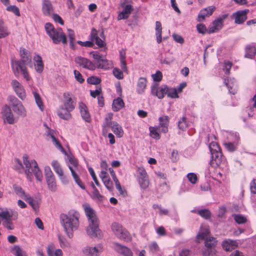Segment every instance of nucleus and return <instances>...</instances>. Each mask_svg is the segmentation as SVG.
Returning <instances> with one entry per match:
<instances>
[{"label": "nucleus", "instance_id": "f257e3e1", "mask_svg": "<svg viewBox=\"0 0 256 256\" xmlns=\"http://www.w3.org/2000/svg\"><path fill=\"white\" fill-rule=\"evenodd\" d=\"M79 212L71 210L67 214H62L60 216V222L65 232L70 238L73 236V232L76 230L80 225Z\"/></svg>", "mask_w": 256, "mask_h": 256}, {"label": "nucleus", "instance_id": "f03ea898", "mask_svg": "<svg viewBox=\"0 0 256 256\" xmlns=\"http://www.w3.org/2000/svg\"><path fill=\"white\" fill-rule=\"evenodd\" d=\"M84 212L88 218V226L86 232L92 238H100L102 232L99 228V220L94 210L88 205L84 207Z\"/></svg>", "mask_w": 256, "mask_h": 256}, {"label": "nucleus", "instance_id": "7ed1b4c3", "mask_svg": "<svg viewBox=\"0 0 256 256\" xmlns=\"http://www.w3.org/2000/svg\"><path fill=\"white\" fill-rule=\"evenodd\" d=\"M22 158L24 164L26 166L25 173L27 178L31 181L33 178V175H34L38 180L42 181V174L35 160L30 161L26 155H24Z\"/></svg>", "mask_w": 256, "mask_h": 256}, {"label": "nucleus", "instance_id": "20e7f679", "mask_svg": "<svg viewBox=\"0 0 256 256\" xmlns=\"http://www.w3.org/2000/svg\"><path fill=\"white\" fill-rule=\"evenodd\" d=\"M44 28L47 34L52 40L54 44H57L62 42L64 44H66V37L62 28H55L50 22L45 24Z\"/></svg>", "mask_w": 256, "mask_h": 256}, {"label": "nucleus", "instance_id": "39448f33", "mask_svg": "<svg viewBox=\"0 0 256 256\" xmlns=\"http://www.w3.org/2000/svg\"><path fill=\"white\" fill-rule=\"evenodd\" d=\"M18 213L12 210H8L6 208H0V220L2 222L3 226L8 230L14 228L12 220L18 218Z\"/></svg>", "mask_w": 256, "mask_h": 256}, {"label": "nucleus", "instance_id": "423d86ee", "mask_svg": "<svg viewBox=\"0 0 256 256\" xmlns=\"http://www.w3.org/2000/svg\"><path fill=\"white\" fill-rule=\"evenodd\" d=\"M8 101L10 104V108H12L14 112L18 116L24 117L26 115V110L22 105V102L20 101L14 96H10L8 98Z\"/></svg>", "mask_w": 256, "mask_h": 256}, {"label": "nucleus", "instance_id": "0eeeda50", "mask_svg": "<svg viewBox=\"0 0 256 256\" xmlns=\"http://www.w3.org/2000/svg\"><path fill=\"white\" fill-rule=\"evenodd\" d=\"M92 58L96 60V68L106 70L112 65L110 61L106 60L104 56L97 52H92L90 53Z\"/></svg>", "mask_w": 256, "mask_h": 256}, {"label": "nucleus", "instance_id": "6e6552de", "mask_svg": "<svg viewBox=\"0 0 256 256\" xmlns=\"http://www.w3.org/2000/svg\"><path fill=\"white\" fill-rule=\"evenodd\" d=\"M112 230L114 234L120 239L126 240L129 236L128 232L118 222L112 224Z\"/></svg>", "mask_w": 256, "mask_h": 256}, {"label": "nucleus", "instance_id": "1a4fd4ad", "mask_svg": "<svg viewBox=\"0 0 256 256\" xmlns=\"http://www.w3.org/2000/svg\"><path fill=\"white\" fill-rule=\"evenodd\" d=\"M226 164V160L225 157L222 154V152H220L217 153H214L211 154V160L210 164L214 168L220 167L225 165Z\"/></svg>", "mask_w": 256, "mask_h": 256}, {"label": "nucleus", "instance_id": "9d476101", "mask_svg": "<svg viewBox=\"0 0 256 256\" xmlns=\"http://www.w3.org/2000/svg\"><path fill=\"white\" fill-rule=\"evenodd\" d=\"M130 0H123L120 3V6L123 8V10L118 16V20H125L128 18L130 14L133 11V6L131 4H126L129 2Z\"/></svg>", "mask_w": 256, "mask_h": 256}, {"label": "nucleus", "instance_id": "9b49d317", "mask_svg": "<svg viewBox=\"0 0 256 256\" xmlns=\"http://www.w3.org/2000/svg\"><path fill=\"white\" fill-rule=\"evenodd\" d=\"M74 62L82 68L90 70L96 69V64L87 58L78 56L74 58Z\"/></svg>", "mask_w": 256, "mask_h": 256}, {"label": "nucleus", "instance_id": "f8f14e48", "mask_svg": "<svg viewBox=\"0 0 256 256\" xmlns=\"http://www.w3.org/2000/svg\"><path fill=\"white\" fill-rule=\"evenodd\" d=\"M167 90L168 86L166 85H162L158 86V84H154L150 88L151 94L159 99H162L164 97Z\"/></svg>", "mask_w": 256, "mask_h": 256}, {"label": "nucleus", "instance_id": "ddd939ff", "mask_svg": "<svg viewBox=\"0 0 256 256\" xmlns=\"http://www.w3.org/2000/svg\"><path fill=\"white\" fill-rule=\"evenodd\" d=\"M2 116L4 122L9 124H14L15 122L14 117L12 113L10 106L6 104L2 110Z\"/></svg>", "mask_w": 256, "mask_h": 256}, {"label": "nucleus", "instance_id": "4468645a", "mask_svg": "<svg viewBox=\"0 0 256 256\" xmlns=\"http://www.w3.org/2000/svg\"><path fill=\"white\" fill-rule=\"evenodd\" d=\"M11 85L18 98L24 100L26 98V93L23 86L16 80L12 81Z\"/></svg>", "mask_w": 256, "mask_h": 256}, {"label": "nucleus", "instance_id": "2eb2a0df", "mask_svg": "<svg viewBox=\"0 0 256 256\" xmlns=\"http://www.w3.org/2000/svg\"><path fill=\"white\" fill-rule=\"evenodd\" d=\"M102 250V246L101 245H98L94 247L85 246L82 248V252L86 256H99Z\"/></svg>", "mask_w": 256, "mask_h": 256}, {"label": "nucleus", "instance_id": "dca6fc26", "mask_svg": "<svg viewBox=\"0 0 256 256\" xmlns=\"http://www.w3.org/2000/svg\"><path fill=\"white\" fill-rule=\"evenodd\" d=\"M99 176L108 190L110 192H113L114 190L113 182L110 180L109 174L106 170H102Z\"/></svg>", "mask_w": 256, "mask_h": 256}, {"label": "nucleus", "instance_id": "f3484780", "mask_svg": "<svg viewBox=\"0 0 256 256\" xmlns=\"http://www.w3.org/2000/svg\"><path fill=\"white\" fill-rule=\"evenodd\" d=\"M249 10L246 9L234 12L232 16L234 18L235 24H243L247 20V14Z\"/></svg>", "mask_w": 256, "mask_h": 256}, {"label": "nucleus", "instance_id": "a211bd4d", "mask_svg": "<svg viewBox=\"0 0 256 256\" xmlns=\"http://www.w3.org/2000/svg\"><path fill=\"white\" fill-rule=\"evenodd\" d=\"M63 98L62 106L74 110L75 108L76 102L73 100L71 94L70 92H64L63 94Z\"/></svg>", "mask_w": 256, "mask_h": 256}, {"label": "nucleus", "instance_id": "6ab92c4d", "mask_svg": "<svg viewBox=\"0 0 256 256\" xmlns=\"http://www.w3.org/2000/svg\"><path fill=\"white\" fill-rule=\"evenodd\" d=\"M216 9V7L213 6L202 9L198 15V21L202 22L205 19L206 17L212 16Z\"/></svg>", "mask_w": 256, "mask_h": 256}, {"label": "nucleus", "instance_id": "aec40b11", "mask_svg": "<svg viewBox=\"0 0 256 256\" xmlns=\"http://www.w3.org/2000/svg\"><path fill=\"white\" fill-rule=\"evenodd\" d=\"M78 108L82 118L87 122H90L92 120L91 116L86 106L83 102L78 104Z\"/></svg>", "mask_w": 256, "mask_h": 256}, {"label": "nucleus", "instance_id": "412c9836", "mask_svg": "<svg viewBox=\"0 0 256 256\" xmlns=\"http://www.w3.org/2000/svg\"><path fill=\"white\" fill-rule=\"evenodd\" d=\"M42 12L46 16H50L54 12V8L50 0H43L42 2Z\"/></svg>", "mask_w": 256, "mask_h": 256}, {"label": "nucleus", "instance_id": "4be33fe9", "mask_svg": "<svg viewBox=\"0 0 256 256\" xmlns=\"http://www.w3.org/2000/svg\"><path fill=\"white\" fill-rule=\"evenodd\" d=\"M159 127L162 128L161 132L167 133L168 131L170 118L168 116H162L158 118Z\"/></svg>", "mask_w": 256, "mask_h": 256}, {"label": "nucleus", "instance_id": "5701e85b", "mask_svg": "<svg viewBox=\"0 0 256 256\" xmlns=\"http://www.w3.org/2000/svg\"><path fill=\"white\" fill-rule=\"evenodd\" d=\"M72 111V110L61 106L58 110L57 114L60 118L64 120H69L72 117L70 114Z\"/></svg>", "mask_w": 256, "mask_h": 256}, {"label": "nucleus", "instance_id": "b1692460", "mask_svg": "<svg viewBox=\"0 0 256 256\" xmlns=\"http://www.w3.org/2000/svg\"><path fill=\"white\" fill-rule=\"evenodd\" d=\"M114 245L116 246V250L118 254L123 256H133V252L130 248L118 243H116Z\"/></svg>", "mask_w": 256, "mask_h": 256}, {"label": "nucleus", "instance_id": "393cba45", "mask_svg": "<svg viewBox=\"0 0 256 256\" xmlns=\"http://www.w3.org/2000/svg\"><path fill=\"white\" fill-rule=\"evenodd\" d=\"M20 54L21 57V64H28L32 62V56L30 52L24 48H21L20 50Z\"/></svg>", "mask_w": 256, "mask_h": 256}, {"label": "nucleus", "instance_id": "a878e982", "mask_svg": "<svg viewBox=\"0 0 256 256\" xmlns=\"http://www.w3.org/2000/svg\"><path fill=\"white\" fill-rule=\"evenodd\" d=\"M46 252L48 256H63L62 250L60 248L56 249L54 244L48 246Z\"/></svg>", "mask_w": 256, "mask_h": 256}, {"label": "nucleus", "instance_id": "bb28decb", "mask_svg": "<svg viewBox=\"0 0 256 256\" xmlns=\"http://www.w3.org/2000/svg\"><path fill=\"white\" fill-rule=\"evenodd\" d=\"M256 54V47L254 43H252L246 46L245 48L246 58H252Z\"/></svg>", "mask_w": 256, "mask_h": 256}, {"label": "nucleus", "instance_id": "cd10ccee", "mask_svg": "<svg viewBox=\"0 0 256 256\" xmlns=\"http://www.w3.org/2000/svg\"><path fill=\"white\" fill-rule=\"evenodd\" d=\"M222 246L225 250L231 251L238 246V242L236 240H226L223 241Z\"/></svg>", "mask_w": 256, "mask_h": 256}, {"label": "nucleus", "instance_id": "c85d7f7f", "mask_svg": "<svg viewBox=\"0 0 256 256\" xmlns=\"http://www.w3.org/2000/svg\"><path fill=\"white\" fill-rule=\"evenodd\" d=\"M16 66V69L17 71L20 70L23 74L24 78L27 80H29L30 77L29 74L27 72L26 68L25 66L21 64V62L20 61H16L14 62L13 65V67Z\"/></svg>", "mask_w": 256, "mask_h": 256}, {"label": "nucleus", "instance_id": "c756f323", "mask_svg": "<svg viewBox=\"0 0 256 256\" xmlns=\"http://www.w3.org/2000/svg\"><path fill=\"white\" fill-rule=\"evenodd\" d=\"M147 80L146 78L141 77L139 78L136 85V92L138 94H143L146 87Z\"/></svg>", "mask_w": 256, "mask_h": 256}, {"label": "nucleus", "instance_id": "7c9ffc66", "mask_svg": "<svg viewBox=\"0 0 256 256\" xmlns=\"http://www.w3.org/2000/svg\"><path fill=\"white\" fill-rule=\"evenodd\" d=\"M34 68L38 72H42L44 70V64L41 56L38 55H36L34 58Z\"/></svg>", "mask_w": 256, "mask_h": 256}, {"label": "nucleus", "instance_id": "2f4dec72", "mask_svg": "<svg viewBox=\"0 0 256 256\" xmlns=\"http://www.w3.org/2000/svg\"><path fill=\"white\" fill-rule=\"evenodd\" d=\"M113 114L112 113H108L106 116L104 118V122L102 124V133L104 136H106L107 130L106 128L108 126H112V118Z\"/></svg>", "mask_w": 256, "mask_h": 256}, {"label": "nucleus", "instance_id": "473e14b6", "mask_svg": "<svg viewBox=\"0 0 256 256\" xmlns=\"http://www.w3.org/2000/svg\"><path fill=\"white\" fill-rule=\"evenodd\" d=\"M111 128L114 133L118 137L122 138L124 135V130L122 127L117 122H112Z\"/></svg>", "mask_w": 256, "mask_h": 256}, {"label": "nucleus", "instance_id": "72a5a7b5", "mask_svg": "<svg viewBox=\"0 0 256 256\" xmlns=\"http://www.w3.org/2000/svg\"><path fill=\"white\" fill-rule=\"evenodd\" d=\"M120 60L122 70L126 72L128 71V68L126 62V52L125 50L122 49L120 51Z\"/></svg>", "mask_w": 256, "mask_h": 256}, {"label": "nucleus", "instance_id": "f704fd0d", "mask_svg": "<svg viewBox=\"0 0 256 256\" xmlns=\"http://www.w3.org/2000/svg\"><path fill=\"white\" fill-rule=\"evenodd\" d=\"M68 168L72 172V176L76 183L82 190H85L86 187L82 181L80 180L78 175L76 174L74 168L70 166H68Z\"/></svg>", "mask_w": 256, "mask_h": 256}, {"label": "nucleus", "instance_id": "c9c22d12", "mask_svg": "<svg viewBox=\"0 0 256 256\" xmlns=\"http://www.w3.org/2000/svg\"><path fill=\"white\" fill-rule=\"evenodd\" d=\"M156 35L157 42L160 44L162 40V26L160 22H156Z\"/></svg>", "mask_w": 256, "mask_h": 256}, {"label": "nucleus", "instance_id": "e433bc0d", "mask_svg": "<svg viewBox=\"0 0 256 256\" xmlns=\"http://www.w3.org/2000/svg\"><path fill=\"white\" fill-rule=\"evenodd\" d=\"M124 106V103L123 100L118 98L114 99L112 102V109L114 112H118L122 109Z\"/></svg>", "mask_w": 256, "mask_h": 256}, {"label": "nucleus", "instance_id": "4c0bfd02", "mask_svg": "<svg viewBox=\"0 0 256 256\" xmlns=\"http://www.w3.org/2000/svg\"><path fill=\"white\" fill-rule=\"evenodd\" d=\"M13 188L16 194L24 200L29 196V194L25 192L24 190L20 186L18 185H14Z\"/></svg>", "mask_w": 256, "mask_h": 256}, {"label": "nucleus", "instance_id": "58836bf2", "mask_svg": "<svg viewBox=\"0 0 256 256\" xmlns=\"http://www.w3.org/2000/svg\"><path fill=\"white\" fill-rule=\"evenodd\" d=\"M238 145V141L234 142H226L224 143L225 148L230 152H234L236 150Z\"/></svg>", "mask_w": 256, "mask_h": 256}, {"label": "nucleus", "instance_id": "ea45409f", "mask_svg": "<svg viewBox=\"0 0 256 256\" xmlns=\"http://www.w3.org/2000/svg\"><path fill=\"white\" fill-rule=\"evenodd\" d=\"M138 180L140 187L143 189H146L149 186V180L148 176L144 177H140L138 178Z\"/></svg>", "mask_w": 256, "mask_h": 256}, {"label": "nucleus", "instance_id": "a19ab883", "mask_svg": "<svg viewBox=\"0 0 256 256\" xmlns=\"http://www.w3.org/2000/svg\"><path fill=\"white\" fill-rule=\"evenodd\" d=\"M217 244L216 238L214 237H210L205 240V246L208 249H212L215 247Z\"/></svg>", "mask_w": 256, "mask_h": 256}, {"label": "nucleus", "instance_id": "79ce46f5", "mask_svg": "<svg viewBox=\"0 0 256 256\" xmlns=\"http://www.w3.org/2000/svg\"><path fill=\"white\" fill-rule=\"evenodd\" d=\"M51 164L54 171L58 175L62 174L64 172L60 163L57 160H53Z\"/></svg>", "mask_w": 256, "mask_h": 256}, {"label": "nucleus", "instance_id": "37998d69", "mask_svg": "<svg viewBox=\"0 0 256 256\" xmlns=\"http://www.w3.org/2000/svg\"><path fill=\"white\" fill-rule=\"evenodd\" d=\"M209 149L211 154L214 153H217L222 152L221 148L216 142H212L209 144Z\"/></svg>", "mask_w": 256, "mask_h": 256}, {"label": "nucleus", "instance_id": "c03bdc74", "mask_svg": "<svg viewBox=\"0 0 256 256\" xmlns=\"http://www.w3.org/2000/svg\"><path fill=\"white\" fill-rule=\"evenodd\" d=\"M186 120V117L184 116L178 122V128L182 131L186 130L188 127V124Z\"/></svg>", "mask_w": 256, "mask_h": 256}, {"label": "nucleus", "instance_id": "a18cd8bd", "mask_svg": "<svg viewBox=\"0 0 256 256\" xmlns=\"http://www.w3.org/2000/svg\"><path fill=\"white\" fill-rule=\"evenodd\" d=\"M166 94L168 97L172 98H176L179 97L177 90L176 88H169L168 86V90Z\"/></svg>", "mask_w": 256, "mask_h": 256}, {"label": "nucleus", "instance_id": "49530a36", "mask_svg": "<svg viewBox=\"0 0 256 256\" xmlns=\"http://www.w3.org/2000/svg\"><path fill=\"white\" fill-rule=\"evenodd\" d=\"M46 180L49 189L52 192H55L56 189L55 177Z\"/></svg>", "mask_w": 256, "mask_h": 256}, {"label": "nucleus", "instance_id": "de8ad7c7", "mask_svg": "<svg viewBox=\"0 0 256 256\" xmlns=\"http://www.w3.org/2000/svg\"><path fill=\"white\" fill-rule=\"evenodd\" d=\"M210 230L208 228H204V230H202L198 234L197 238L198 239L206 240V238H209L208 236L210 234Z\"/></svg>", "mask_w": 256, "mask_h": 256}, {"label": "nucleus", "instance_id": "09e8293b", "mask_svg": "<svg viewBox=\"0 0 256 256\" xmlns=\"http://www.w3.org/2000/svg\"><path fill=\"white\" fill-rule=\"evenodd\" d=\"M36 102L41 110H43L44 106L40 94L36 92H33Z\"/></svg>", "mask_w": 256, "mask_h": 256}, {"label": "nucleus", "instance_id": "8fccbe9b", "mask_svg": "<svg viewBox=\"0 0 256 256\" xmlns=\"http://www.w3.org/2000/svg\"><path fill=\"white\" fill-rule=\"evenodd\" d=\"M198 214L205 219H209L211 216V212L208 209L198 210Z\"/></svg>", "mask_w": 256, "mask_h": 256}, {"label": "nucleus", "instance_id": "3c124183", "mask_svg": "<svg viewBox=\"0 0 256 256\" xmlns=\"http://www.w3.org/2000/svg\"><path fill=\"white\" fill-rule=\"evenodd\" d=\"M150 136L154 139L159 140L160 138V134L158 132V128L156 127L150 128Z\"/></svg>", "mask_w": 256, "mask_h": 256}, {"label": "nucleus", "instance_id": "603ef678", "mask_svg": "<svg viewBox=\"0 0 256 256\" xmlns=\"http://www.w3.org/2000/svg\"><path fill=\"white\" fill-rule=\"evenodd\" d=\"M68 37L70 40V47L74 49V42L75 40V35L73 30H68Z\"/></svg>", "mask_w": 256, "mask_h": 256}, {"label": "nucleus", "instance_id": "864d4df0", "mask_svg": "<svg viewBox=\"0 0 256 256\" xmlns=\"http://www.w3.org/2000/svg\"><path fill=\"white\" fill-rule=\"evenodd\" d=\"M50 135L52 139V142L54 146L60 150L63 151L64 148L60 141L53 134H50Z\"/></svg>", "mask_w": 256, "mask_h": 256}, {"label": "nucleus", "instance_id": "5fc2aeb1", "mask_svg": "<svg viewBox=\"0 0 256 256\" xmlns=\"http://www.w3.org/2000/svg\"><path fill=\"white\" fill-rule=\"evenodd\" d=\"M234 220L238 224H242L246 222V218L240 214H235L234 216Z\"/></svg>", "mask_w": 256, "mask_h": 256}, {"label": "nucleus", "instance_id": "6e6d98bb", "mask_svg": "<svg viewBox=\"0 0 256 256\" xmlns=\"http://www.w3.org/2000/svg\"><path fill=\"white\" fill-rule=\"evenodd\" d=\"M88 83L91 84L97 85L100 83L101 80L96 76H90L87 79Z\"/></svg>", "mask_w": 256, "mask_h": 256}, {"label": "nucleus", "instance_id": "4d7b16f0", "mask_svg": "<svg viewBox=\"0 0 256 256\" xmlns=\"http://www.w3.org/2000/svg\"><path fill=\"white\" fill-rule=\"evenodd\" d=\"M24 200L26 201L34 210L38 208V203L30 196H28Z\"/></svg>", "mask_w": 256, "mask_h": 256}, {"label": "nucleus", "instance_id": "13d9d810", "mask_svg": "<svg viewBox=\"0 0 256 256\" xmlns=\"http://www.w3.org/2000/svg\"><path fill=\"white\" fill-rule=\"evenodd\" d=\"M6 10L8 12H11L16 16H20V14L19 8L16 6H7Z\"/></svg>", "mask_w": 256, "mask_h": 256}, {"label": "nucleus", "instance_id": "bf43d9fd", "mask_svg": "<svg viewBox=\"0 0 256 256\" xmlns=\"http://www.w3.org/2000/svg\"><path fill=\"white\" fill-rule=\"evenodd\" d=\"M112 73L114 76L118 80H122L124 78L123 72L118 68H114Z\"/></svg>", "mask_w": 256, "mask_h": 256}, {"label": "nucleus", "instance_id": "052dcab7", "mask_svg": "<svg viewBox=\"0 0 256 256\" xmlns=\"http://www.w3.org/2000/svg\"><path fill=\"white\" fill-rule=\"evenodd\" d=\"M232 64L229 61L224 62V68H223V70L226 74L228 75L230 74V70L232 67Z\"/></svg>", "mask_w": 256, "mask_h": 256}, {"label": "nucleus", "instance_id": "680f3d73", "mask_svg": "<svg viewBox=\"0 0 256 256\" xmlns=\"http://www.w3.org/2000/svg\"><path fill=\"white\" fill-rule=\"evenodd\" d=\"M88 172H89L91 176H92V178L93 180H94L96 184L98 186L100 187V184L99 182L96 178V176L95 174L94 169L91 167L89 168Z\"/></svg>", "mask_w": 256, "mask_h": 256}, {"label": "nucleus", "instance_id": "e2e57ef3", "mask_svg": "<svg viewBox=\"0 0 256 256\" xmlns=\"http://www.w3.org/2000/svg\"><path fill=\"white\" fill-rule=\"evenodd\" d=\"M188 180L192 184H196L198 181V177L194 173H189L187 174Z\"/></svg>", "mask_w": 256, "mask_h": 256}, {"label": "nucleus", "instance_id": "0e129e2a", "mask_svg": "<svg viewBox=\"0 0 256 256\" xmlns=\"http://www.w3.org/2000/svg\"><path fill=\"white\" fill-rule=\"evenodd\" d=\"M14 254L16 256H27L26 252L18 246H16L14 247Z\"/></svg>", "mask_w": 256, "mask_h": 256}, {"label": "nucleus", "instance_id": "69168bd1", "mask_svg": "<svg viewBox=\"0 0 256 256\" xmlns=\"http://www.w3.org/2000/svg\"><path fill=\"white\" fill-rule=\"evenodd\" d=\"M196 29L198 32L202 34H205L207 32V29L205 25L203 24H198Z\"/></svg>", "mask_w": 256, "mask_h": 256}, {"label": "nucleus", "instance_id": "338daca9", "mask_svg": "<svg viewBox=\"0 0 256 256\" xmlns=\"http://www.w3.org/2000/svg\"><path fill=\"white\" fill-rule=\"evenodd\" d=\"M138 178L148 176L147 172L144 167H138L137 169Z\"/></svg>", "mask_w": 256, "mask_h": 256}, {"label": "nucleus", "instance_id": "774afa93", "mask_svg": "<svg viewBox=\"0 0 256 256\" xmlns=\"http://www.w3.org/2000/svg\"><path fill=\"white\" fill-rule=\"evenodd\" d=\"M102 92V88L100 86H99L94 90H90V96L92 98H95L96 96H100V94H101Z\"/></svg>", "mask_w": 256, "mask_h": 256}]
</instances>
